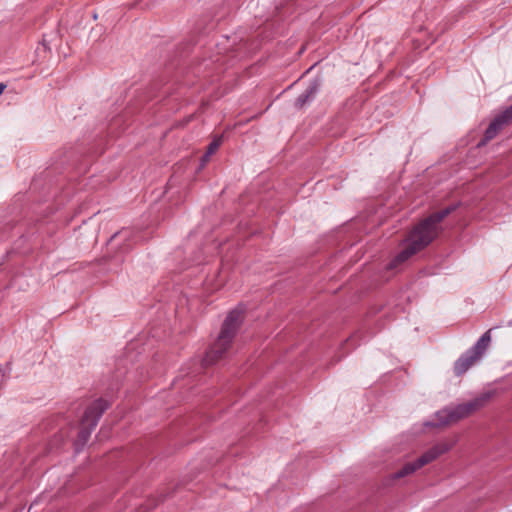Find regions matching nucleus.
<instances>
[{
	"mask_svg": "<svg viewBox=\"0 0 512 512\" xmlns=\"http://www.w3.org/2000/svg\"><path fill=\"white\" fill-rule=\"evenodd\" d=\"M453 210L454 207H447L420 222L404 241V248L390 263V267H396L429 245L439 234L440 222Z\"/></svg>",
	"mask_w": 512,
	"mask_h": 512,
	"instance_id": "1",
	"label": "nucleus"
},
{
	"mask_svg": "<svg viewBox=\"0 0 512 512\" xmlns=\"http://www.w3.org/2000/svg\"><path fill=\"white\" fill-rule=\"evenodd\" d=\"M242 309L232 310L226 317L221 332L206 355V361L213 363L222 357L223 353L230 347L234 336L243 320Z\"/></svg>",
	"mask_w": 512,
	"mask_h": 512,
	"instance_id": "2",
	"label": "nucleus"
},
{
	"mask_svg": "<svg viewBox=\"0 0 512 512\" xmlns=\"http://www.w3.org/2000/svg\"><path fill=\"white\" fill-rule=\"evenodd\" d=\"M490 394L485 393L467 403L458 404L456 406L446 407L438 412H436L435 416L437 418L436 425L444 426L449 425L451 423H455L473 412L482 408L486 402L489 400Z\"/></svg>",
	"mask_w": 512,
	"mask_h": 512,
	"instance_id": "3",
	"label": "nucleus"
},
{
	"mask_svg": "<svg viewBox=\"0 0 512 512\" xmlns=\"http://www.w3.org/2000/svg\"><path fill=\"white\" fill-rule=\"evenodd\" d=\"M491 341L490 331L485 332L477 342L454 363V373L462 376L485 354Z\"/></svg>",
	"mask_w": 512,
	"mask_h": 512,
	"instance_id": "4",
	"label": "nucleus"
},
{
	"mask_svg": "<svg viewBox=\"0 0 512 512\" xmlns=\"http://www.w3.org/2000/svg\"><path fill=\"white\" fill-rule=\"evenodd\" d=\"M453 444H449L446 442L439 443L435 446H433L431 449L426 451L421 457H419L416 461L412 463L405 464L399 471H397L394 475V479L403 478L405 476H408L424 465L432 462L437 457L442 455L443 453L449 451L452 448Z\"/></svg>",
	"mask_w": 512,
	"mask_h": 512,
	"instance_id": "5",
	"label": "nucleus"
},
{
	"mask_svg": "<svg viewBox=\"0 0 512 512\" xmlns=\"http://www.w3.org/2000/svg\"><path fill=\"white\" fill-rule=\"evenodd\" d=\"M109 403L104 399H97L93 401L85 410L82 416L81 424L82 430L80 436L86 440L91 431L98 424L102 414L108 409Z\"/></svg>",
	"mask_w": 512,
	"mask_h": 512,
	"instance_id": "6",
	"label": "nucleus"
},
{
	"mask_svg": "<svg viewBox=\"0 0 512 512\" xmlns=\"http://www.w3.org/2000/svg\"><path fill=\"white\" fill-rule=\"evenodd\" d=\"M512 121V105L506 108L502 113L495 116L492 122L489 124L488 128L485 131V135L483 140L478 144V146L485 145L487 142L496 137V135L506 126L508 123Z\"/></svg>",
	"mask_w": 512,
	"mask_h": 512,
	"instance_id": "7",
	"label": "nucleus"
},
{
	"mask_svg": "<svg viewBox=\"0 0 512 512\" xmlns=\"http://www.w3.org/2000/svg\"><path fill=\"white\" fill-rule=\"evenodd\" d=\"M320 89V82L318 80H313L306 90L298 96L295 101V106L297 108H302L308 102L313 100Z\"/></svg>",
	"mask_w": 512,
	"mask_h": 512,
	"instance_id": "8",
	"label": "nucleus"
},
{
	"mask_svg": "<svg viewBox=\"0 0 512 512\" xmlns=\"http://www.w3.org/2000/svg\"><path fill=\"white\" fill-rule=\"evenodd\" d=\"M220 144H221V139L220 138L213 140L209 144L207 152L203 156V161L204 162L207 161L209 159V157L216 152V150L219 148Z\"/></svg>",
	"mask_w": 512,
	"mask_h": 512,
	"instance_id": "9",
	"label": "nucleus"
},
{
	"mask_svg": "<svg viewBox=\"0 0 512 512\" xmlns=\"http://www.w3.org/2000/svg\"><path fill=\"white\" fill-rule=\"evenodd\" d=\"M6 85L4 83H0V95L4 92Z\"/></svg>",
	"mask_w": 512,
	"mask_h": 512,
	"instance_id": "10",
	"label": "nucleus"
},
{
	"mask_svg": "<svg viewBox=\"0 0 512 512\" xmlns=\"http://www.w3.org/2000/svg\"><path fill=\"white\" fill-rule=\"evenodd\" d=\"M434 425H435V424L430 423V422H426V423H425V426H434Z\"/></svg>",
	"mask_w": 512,
	"mask_h": 512,
	"instance_id": "11",
	"label": "nucleus"
}]
</instances>
